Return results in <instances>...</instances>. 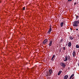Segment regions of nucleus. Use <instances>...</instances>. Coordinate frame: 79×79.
Wrapping results in <instances>:
<instances>
[{"instance_id":"1","label":"nucleus","mask_w":79,"mask_h":79,"mask_svg":"<svg viewBox=\"0 0 79 79\" xmlns=\"http://www.w3.org/2000/svg\"><path fill=\"white\" fill-rule=\"evenodd\" d=\"M53 73V71L52 69H50L48 70V72L47 73V74H46V76H50L51 74H52Z\"/></svg>"},{"instance_id":"2","label":"nucleus","mask_w":79,"mask_h":79,"mask_svg":"<svg viewBox=\"0 0 79 79\" xmlns=\"http://www.w3.org/2000/svg\"><path fill=\"white\" fill-rule=\"evenodd\" d=\"M65 60H64V61H67L68 60H68H70V56H66L65 57Z\"/></svg>"},{"instance_id":"3","label":"nucleus","mask_w":79,"mask_h":79,"mask_svg":"<svg viewBox=\"0 0 79 79\" xmlns=\"http://www.w3.org/2000/svg\"><path fill=\"white\" fill-rule=\"evenodd\" d=\"M61 66L63 67V68H65L66 67V65H65V64L63 63H61L60 64Z\"/></svg>"},{"instance_id":"4","label":"nucleus","mask_w":79,"mask_h":79,"mask_svg":"<svg viewBox=\"0 0 79 79\" xmlns=\"http://www.w3.org/2000/svg\"><path fill=\"white\" fill-rule=\"evenodd\" d=\"M73 26L75 27H77V22L75 21L73 22Z\"/></svg>"},{"instance_id":"5","label":"nucleus","mask_w":79,"mask_h":79,"mask_svg":"<svg viewBox=\"0 0 79 79\" xmlns=\"http://www.w3.org/2000/svg\"><path fill=\"white\" fill-rule=\"evenodd\" d=\"M51 31H52V29L51 28V27H50L49 30L48 32V34H50V32H51Z\"/></svg>"},{"instance_id":"6","label":"nucleus","mask_w":79,"mask_h":79,"mask_svg":"<svg viewBox=\"0 0 79 79\" xmlns=\"http://www.w3.org/2000/svg\"><path fill=\"white\" fill-rule=\"evenodd\" d=\"M73 57H75V55H76V52L75 51H73Z\"/></svg>"},{"instance_id":"7","label":"nucleus","mask_w":79,"mask_h":79,"mask_svg":"<svg viewBox=\"0 0 79 79\" xmlns=\"http://www.w3.org/2000/svg\"><path fill=\"white\" fill-rule=\"evenodd\" d=\"M55 55H53V56H52V61H54V60H55V58H55Z\"/></svg>"},{"instance_id":"8","label":"nucleus","mask_w":79,"mask_h":79,"mask_svg":"<svg viewBox=\"0 0 79 79\" xmlns=\"http://www.w3.org/2000/svg\"><path fill=\"white\" fill-rule=\"evenodd\" d=\"M48 41V40H47V39H46L44 41V42L43 43V44H45V43H46V42H47Z\"/></svg>"},{"instance_id":"9","label":"nucleus","mask_w":79,"mask_h":79,"mask_svg":"<svg viewBox=\"0 0 79 79\" xmlns=\"http://www.w3.org/2000/svg\"><path fill=\"white\" fill-rule=\"evenodd\" d=\"M68 78V75H65L64 77H63L64 79H67Z\"/></svg>"},{"instance_id":"10","label":"nucleus","mask_w":79,"mask_h":79,"mask_svg":"<svg viewBox=\"0 0 79 79\" xmlns=\"http://www.w3.org/2000/svg\"><path fill=\"white\" fill-rule=\"evenodd\" d=\"M52 41H51L50 42L49 44V47H50V46H52Z\"/></svg>"},{"instance_id":"11","label":"nucleus","mask_w":79,"mask_h":79,"mask_svg":"<svg viewBox=\"0 0 79 79\" xmlns=\"http://www.w3.org/2000/svg\"><path fill=\"white\" fill-rule=\"evenodd\" d=\"M62 72V71H60L58 74V75H60V74H61V73Z\"/></svg>"},{"instance_id":"12","label":"nucleus","mask_w":79,"mask_h":79,"mask_svg":"<svg viewBox=\"0 0 79 79\" xmlns=\"http://www.w3.org/2000/svg\"><path fill=\"white\" fill-rule=\"evenodd\" d=\"M69 47H70V46H71V42H69L68 44Z\"/></svg>"},{"instance_id":"13","label":"nucleus","mask_w":79,"mask_h":79,"mask_svg":"<svg viewBox=\"0 0 79 79\" xmlns=\"http://www.w3.org/2000/svg\"><path fill=\"white\" fill-rule=\"evenodd\" d=\"M63 24H64V23L63 22H61L60 23L61 27H63Z\"/></svg>"},{"instance_id":"14","label":"nucleus","mask_w":79,"mask_h":79,"mask_svg":"<svg viewBox=\"0 0 79 79\" xmlns=\"http://www.w3.org/2000/svg\"><path fill=\"white\" fill-rule=\"evenodd\" d=\"M74 74L72 75H71V76L70 77L69 79H71V78H72V77H73V76H74Z\"/></svg>"},{"instance_id":"15","label":"nucleus","mask_w":79,"mask_h":79,"mask_svg":"<svg viewBox=\"0 0 79 79\" xmlns=\"http://www.w3.org/2000/svg\"><path fill=\"white\" fill-rule=\"evenodd\" d=\"M69 38L71 40H73V37L72 36H70Z\"/></svg>"},{"instance_id":"16","label":"nucleus","mask_w":79,"mask_h":79,"mask_svg":"<svg viewBox=\"0 0 79 79\" xmlns=\"http://www.w3.org/2000/svg\"><path fill=\"white\" fill-rule=\"evenodd\" d=\"M76 48H79V46L78 45H77L76 46Z\"/></svg>"},{"instance_id":"17","label":"nucleus","mask_w":79,"mask_h":79,"mask_svg":"<svg viewBox=\"0 0 79 79\" xmlns=\"http://www.w3.org/2000/svg\"><path fill=\"white\" fill-rule=\"evenodd\" d=\"M75 22H77V24H79V20H78L77 21H76Z\"/></svg>"},{"instance_id":"18","label":"nucleus","mask_w":79,"mask_h":79,"mask_svg":"<svg viewBox=\"0 0 79 79\" xmlns=\"http://www.w3.org/2000/svg\"><path fill=\"white\" fill-rule=\"evenodd\" d=\"M63 50H66V49L65 48V47H64L63 48Z\"/></svg>"},{"instance_id":"19","label":"nucleus","mask_w":79,"mask_h":79,"mask_svg":"<svg viewBox=\"0 0 79 79\" xmlns=\"http://www.w3.org/2000/svg\"><path fill=\"white\" fill-rule=\"evenodd\" d=\"M63 40L62 39H61V40H60V42H63Z\"/></svg>"},{"instance_id":"20","label":"nucleus","mask_w":79,"mask_h":79,"mask_svg":"<svg viewBox=\"0 0 79 79\" xmlns=\"http://www.w3.org/2000/svg\"><path fill=\"white\" fill-rule=\"evenodd\" d=\"M23 10H25V7H23Z\"/></svg>"},{"instance_id":"21","label":"nucleus","mask_w":79,"mask_h":79,"mask_svg":"<svg viewBox=\"0 0 79 79\" xmlns=\"http://www.w3.org/2000/svg\"><path fill=\"white\" fill-rule=\"evenodd\" d=\"M76 5V2H75V3H74V6Z\"/></svg>"},{"instance_id":"22","label":"nucleus","mask_w":79,"mask_h":79,"mask_svg":"<svg viewBox=\"0 0 79 79\" xmlns=\"http://www.w3.org/2000/svg\"><path fill=\"white\" fill-rule=\"evenodd\" d=\"M47 79H50V77H48L47 78Z\"/></svg>"},{"instance_id":"23","label":"nucleus","mask_w":79,"mask_h":79,"mask_svg":"<svg viewBox=\"0 0 79 79\" xmlns=\"http://www.w3.org/2000/svg\"><path fill=\"white\" fill-rule=\"evenodd\" d=\"M72 0H68V2H70V1H72Z\"/></svg>"},{"instance_id":"24","label":"nucleus","mask_w":79,"mask_h":79,"mask_svg":"<svg viewBox=\"0 0 79 79\" xmlns=\"http://www.w3.org/2000/svg\"><path fill=\"white\" fill-rule=\"evenodd\" d=\"M76 30H77V31H78V29L77 28V29H76Z\"/></svg>"},{"instance_id":"25","label":"nucleus","mask_w":79,"mask_h":79,"mask_svg":"<svg viewBox=\"0 0 79 79\" xmlns=\"http://www.w3.org/2000/svg\"><path fill=\"white\" fill-rule=\"evenodd\" d=\"M70 29H71V30H72V29L71 28H70Z\"/></svg>"},{"instance_id":"26","label":"nucleus","mask_w":79,"mask_h":79,"mask_svg":"<svg viewBox=\"0 0 79 79\" xmlns=\"http://www.w3.org/2000/svg\"><path fill=\"white\" fill-rule=\"evenodd\" d=\"M76 17H77V16Z\"/></svg>"}]
</instances>
